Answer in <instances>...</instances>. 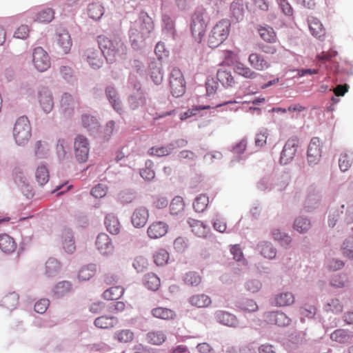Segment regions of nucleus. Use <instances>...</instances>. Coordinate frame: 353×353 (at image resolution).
I'll use <instances>...</instances> for the list:
<instances>
[{"label":"nucleus","instance_id":"nucleus-1","mask_svg":"<svg viewBox=\"0 0 353 353\" xmlns=\"http://www.w3.org/2000/svg\"><path fill=\"white\" fill-rule=\"evenodd\" d=\"M99 46L104 57L109 61H113L117 57L126 54L127 47L122 39L117 36L108 38L104 35H100L97 38Z\"/></svg>","mask_w":353,"mask_h":353},{"label":"nucleus","instance_id":"nucleus-2","mask_svg":"<svg viewBox=\"0 0 353 353\" xmlns=\"http://www.w3.org/2000/svg\"><path fill=\"white\" fill-rule=\"evenodd\" d=\"M153 28V23L148 21H141L130 29V41L133 48H139L140 44L150 35Z\"/></svg>","mask_w":353,"mask_h":353},{"label":"nucleus","instance_id":"nucleus-3","mask_svg":"<svg viewBox=\"0 0 353 353\" xmlns=\"http://www.w3.org/2000/svg\"><path fill=\"white\" fill-rule=\"evenodd\" d=\"M230 22L228 19L219 21L209 35L208 43L210 48H215L221 45L228 37L230 32Z\"/></svg>","mask_w":353,"mask_h":353},{"label":"nucleus","instance_id":"nucleus-4","mask_svg":"<svg viewBox=\"0 0 353 353\" xmlns=\"http://www.w3.org/2000/svg\"><path fill=\"white\" fill-rule=\"evenodd\" d=\"M13 135L18 145H24L28 142L31 137V126L26 117H21L17 120Z\"/></svg>","mask_w":353,"mask_h":353},{"label":"nucleus","instance_id":"nucleus-5","mask_svg":"<svg viewBox=\"0 0 353 353\" xmlns=\"http://www.w3.org/2000/svg\"><path fill=\"white\" fill-rule=\"evenodd\" d=\"M32 61L34 68L40 72L46 71L51 65L48 52L41 47L33 50Z\"/></svg>","mask_w":353,"mask_h":353},{"label":"nucleus","instance_id":"nucleus-6","mask_svg":"<svg viewBox=\"0 0 353 353\" xmlns=\"http://www.w3.org/2000/svg\"><path fill=\"white\" fill-rule=\"evenodd\" d=\"M170 85L171 93L174 97H181L185 93L184 78L179 69L174 68L172 70L170 77Z\"/></svg>","mask_w":353,"mask_h":353},{"label":"nucleus","instance_id":"nucleus-7","mask_svg":"<svg viewBox=\"0 0 353 353\" xmlns=\"http://www.w3.org/2000/svg\"><path fill=\"white\" fill-rule=\"evenodd\" d=\"M74 154L79 163L85 162L89 156V143L86 137L78 135L74 139Z\"/></svg>","mask_w":353,"mask_h":353},{"label":"nucleus","instance_id":"nucleus-8","mask_svg":"<svg viewBox=\"0 0 353 353\" xmlns=\"http://www.w3.org/2000/svg\"><path fill=\"white\" fill-rule=\"evenodd\" d=\"M298 146L299 139L297 137H292L287 141L281 154L280 162L281 164L286 165L292 161Z\"/></svg>","mask_w":353,"mask_h":353},{"label":"nucleus","instance_id":"nucleus-9","mask_svg":"<svg viewBox=\"0 0 353 353\" xmlns=\"http://www.w3.org/2000/svg\"><path fill=\"white\" fill-rule=\"evenodd\" d=\"M169 225L161 221H155L150 223L147 229V235L150 239H158L164 236L168 231Z\"/></svg>","mask_w":353,"mask_h":353},{"label":"nucleus","instance_id":"nucleus-10","mask_svg":"<svg viewBox=\"0 0 353 353\" xmlns=\"http://www.w3.org/2000/svg\"><path fill=\"white\" fill-rule=\"evenodd\" d=\"M321 157V142L317 137L311 139L307 148V161L310 165L316 164Z\"/></svg>","mask_w":353,"mask_h":353},{"label":"nucleus","instance_id":"nucleus-11","mask_svg":"<svg viewBox=\"0 0 353 353\" xmlns=\"http://www.w3.org/2000/svg\"><path fill=\"white\" fill-rule=\"evenodd\" d=\"M95 245L97 249L103 255H110L114 250L111 239L105 233H100L97 236Z\"/></svg>","mask_w":353,"mask_h":353},{"label":"nucleus","instance_id":"nucleus-12","mask_svg":"<svg viewBox=\"0 0 353 353\" xmlns=\"http://www.w3.org/2000/svg\"><path fill=\"white\" fill-rule=\"evenodd\" d=\"M264 317L268 323L279 326H286L291 322V319L285 313L280 311L265 312Z\"/></svg>","mask_w":353,"mask_h":353},{"label":"nucleus","instance_id":"nucleus-13","mask_svg":"<svg viewBox=\"0 0 353 353\" xmlns=\"http://www.w3.org/2000/svg\"><path fill=\"white\" fill-rule=\"evenodd\" d=\"M148 218V210L143 206H140L137 208L133 212L131 216V221L135 228H142L147 223Z\"/></svg>","mask_w":353,"mask_h":353},{"label":"nucleus","instance_id":"nucleus-14","mask_svg":"<svg viewBox=\"0 0 353 353\" xmlns=\"http://www.w3.org/2000/svg\"><path fill=\"white\" fill-rule=\"evenodd\" d=\"M39 102L46 113L50 112L54 106V101L51 92L47 88H42L39 91Z\"/></svg>","mask_w":353,"mask_h":353},{"label":"nucleus","instance_id":"nucleus-15","mask_svg":"<svg viewBox=\"0 0 353 353\" xmlns=\"http://www.w3.org/2000/svg\"><path fill=\"white\" fill-rule=\"evenodd\" d=\"M250 65L256 70L262 71L270 68V63L261 54L253 52L248 57Z\"/></svg>","mask_w":353,"mask_h":353},{"label":"nucleus","instance_id":"nucleus-16","mask_svg":"<svg viewBox=\"0 0 353 353\" xmlns=\"http://www.w3.org/2000/svg\"><path fill=\"white\" fill-rule=\"evenodd\" d=\"M57 44L62 53L67 54L72 47V39L70 34L65 30H60L57 33Z\"/></svg>","mask_w":353,"mask_h":353},{"label":"nucleus","instance_id":"nucleus-17","mask_svg":"<svg viewBox=\"0 0 353 353\" xmlns=\"http://www.w3.org/2000/svg\"><path fill=\"white\" fill-rule=\"evenodd\" d=\"M295 299L292 293L286 292L276 294L271 299V304L276 307L288 306L294 303Z\"/></svg>","mask_w":353,"mask_h":353},{"label":"nucleus","instance_id":"nucleus-18","mask_svg":"<svg viewBox=\"0 0 353 353\" xmlns=\"http://www.w3.org/2000/svg\"><path fill=\"white\" fill-rule=\"evenodd\" d=\"M307 21L311 34L316 38L323 39L325 34V30L321 22L314 17H309Z\"/></svg>","mask_w":353,"mask_h":353},{"label":"nucleus","instance_id":"nucleus-19","mask_svg":"<svg viewBox=\"0 0 353 353\" xmlns=\"http://www.w3.org/2000/svg\"><path fill=\"white\" fill-rule=\"evenodd\" d=\"M74 101L69 93H64L60 101V108L65 116H70L74 110Z\"/></svg>","mask_w":353,"mask_h":353},{"label":"nucleus","instance_id":"nucleus-20","mask_svg":"<svg viewBox=\"0 0 353 353\" xmlns=\"http://www.w3.org/2000/svg\"><path fill=\"white\" fill-rule=\"evenodd\" d=\"M17 248V244L10 236L7 234H0V249L5 253L13 252Z\"/></svg>","mask_w":353,"mask_h":353},{"label":"nucleus","instance_id":"nucleus-21","mask_svg":"<svg viewBox=\"0 0 353 353\" xmlns=\"http://www.w3.org/2000/svg\"><path fill=\"white\" fill-rule=\"evenodd\" d=\"M234 71L238 75L242 76L246 79H254L259 75L257 72L239 61L236 62L234 65Z\"/></svg>","mask_w":353,"mask_h":353},{"label":"nucleus","instance_id":"nucleus-22","mask_svg":"<svg viewBox=\"0 0 353 353\" xmlns=\"http://www.w3.org/2000/svg\"><path fill=\"white\" fill-rule=\"evenodd\" d=\"M216 318L219 323L228 326L236 327L238 325L236 316L225 311L216 312Z\"/></svg>","mask_w":353,"mask_h":353},{"label":"nucleus","instance_id":"nucleus-23","mask_svg":"<svg viewBox=\"0 0 353 353\" xmlns=\"http://www.w3.org/2000/svg\"><path fill=\"white\" fill-rule=\"evenodd\" d=\"M105 225L107 230L112 234H118L120 232L121 224L117 217L110 214L105 216Z\"/></svg>","mask_w":353,"mask_h":353},{"label":"nucleus","instance_id":"nucleus-24","mask_svg":"<svg viewBox=\"0 0 353 353\" xmlns=\"http://www.w3.org/2000/svg\"><path fill=\"white\" fill-rule=\"evenodd\" d=\"M118 323L117 318L114 316H101L97 318L94 321L96 327L101 329H108L113 327Z\"/></svg>","mask_w":353,"mask_h":353},{"label":"nucleus","instance_id":"nucleus-25","mask_svg":"<svg viewBox=\"0 0 353 353\" xmlns=\"http://www.w3.org/2000/svg\"><path fill=\"white\" fill-rule=\"evenodd\" d=\"M260 37L265 42L274 43L276 41V35L274 29L268 26L258 28Z\"/></svg>","mask_w":353,"mask_h":353},{"label":"nucleus","instance_id":"nucleus-26","mask_svg":"<svg viewBox=\"0 0 353 353\" xmlns=\"http://www.w3.org/2000/svg\"><path fill=\"white\" fill-rule=\"evenodd\" d=\"M166 339V335L162 330H155L150 332L146 335V340L148 343L154 345H160Z\"/></svg>","mask_w":353,"mask_h":353},{"label":"nucleus","instance_id":"nucleus-27","mask_svg":"<svg viewBox=\"0 0 353 353\" xmlns=\"http://www.w3.org/2000/svg\"><path fill=\"white\" fill-rule=\"evenodd\" d=\"M170 254L165 248H159L153 254V261L157 266H163L168 263Z\"/></svg>","mask_w":353,"mask_h":353},{"label":"nucleus","instance_id":"nucleus-28","mask_svg":"<svg viewBox=\"0 0 353 353\" xmlns=\"http://www.w3.org/2000/svg\"><path fill=\"white\" fill-rule=\"evenodd\" d=\"M145 97L141 91H137L136 94L130 95L128 99V103L132 110L145 105Z\"/></svg>","mask_w":353,"mask_h":353},{"label":"nucleus","instance_id":"nucleus-29","mask_svg":"<svg viewBox=\"0 0 353 353\" xmlns=\"http://www.w3.org/2000/svg\"><path fill=\"white\" fill-rule=\"evenodd\" d=\"M88 14L91 19L98 20L103 15L104 8L99 2L92 3L88 7Z\"/></svg>","mask_w":353,"mask_h":353},{"label":"nucleus","instance_id":"nucleus-30","mask_svg":"<svg viewBox=\"0 0 353 353\" xmlns=\"http://www.w3.org/2000/svg\"><path fill=\"white\" fill-rule=\"evenodd\" d=\"M216 77L224 87H232L235 83L234 79L230 71L219 70Z\"/></svg>","mask_w":353,"mask_h":353},{"label":"nucleus","instance_id":"nucleus-31","mask_svg":"<svg viewBox=\"0 0 353 353\" xmlns=\"http://www.w3.org/2000/svg\"><path fill=\"white\" fill-rule=\"evenodd\" d=\"M45 269L46 275L48 277H53L59 272L60 263L57 259L50 258L46 263Z\"/></svg>","mask_w":353,"mask_h":353},{"label":"nucleus","instance_id":"nucleus-32","mask_svg":"<svg viewBox=\"0 0 353 353\" xmlns=\"http://www.w3.org/2000/svg\"><path fill=\"white\" fill-rule=\"evenodd\" d=\"M152 314L154 317L164 320L173 319L176 316L174 311L165 307L154 308L152 310Z\"/></svg>","mask_w":353,"mask_h":353},{"label":"nucleus","instance_id":"nucleus-33","mask_svg":"<svg viewBox=\"0 0 353 353\" xmlns=\"http://www.w3.org/2000/svg\"><path fill=\"white\" fill-rule=\"evenodd\" d=\"M87 58L88 63L94 69L99 68L103 64L101 55L97 50H88Z\"/></svg>","mask_w":353,"mask_h":353},{"label":"nucleus","instance_id":"nucleus-34","mask_svg":"<svg viewBox=\"0 0 353 353\" xmlns=\"http://www.w3.org/2000/svg\"><path fill=\"white\" fill-rule=\"evenodd\" d=\"M49 172L45 165H39L35 172V178L40 185H43L49 180Z\"/></svg>","mask_w":353,"mask_h":353},{"label":"nucleus","instance_id":"nucleus-35","mask_svg":"<svg viewBox=\"0 0 353 353\" xmlns=\"http://www.w3.org/2000/svg\"><path fill=\"white\" fill-rule=\"evenodd\" d=\"M19 296L15 292L10 293L5 296L1 300V305L9 309L12 310L16 307L18 303Z\"/></svg>","mask_w":353,"mask_h":353},{"label":"nucleus","instance_id":"nucleus-36","mask_svg":"<svg viewBox=\"0 0 353 353\" xmlns=\"http://www.w3.org/2000/svg\"><path fill=\"white\" fill-rule=\"evenodd\" d=\"M96 272V268L94 265H89L83 267L79 272L78 279L80 281H88L92 278Z\"/></svg>","mask_w":353,"mask_h":353},{"label":"nucleus","instance_id":"nucleus-37","mask_svg":"<svg viewBox=\"0 0 353 353\" xmlns=\"http://www.w3.org/2000/svg\"><path fill=\"white\" fill-rule=\"evenodd\" d=\"M63 248L68 253L72 254L76 249L73 236L71 232L68 231L63 236Z\"/></svg>","mask_w":353,"mask_h":353},{"label":"nucleus","instance_id":"nucleus-38","mask_svg":"<svg viewBox=\"0 0 353 353\" xmlns=\"http://www.w3.org/2000/svg\"><path fill=\"white\" fill-rule=\"evenodd\" d=\"M48 152V145L46 142L38 141L34 143V155L39 159L46 157Z\"/></svg>","mask_w":353,"mask_h":353},{"label":"nucleus","instance_id":"nucleus-39","mask_svg":"<svg viewBox=\"0 0 353 353\" xmlns=\"http://www.w3.org/2000/svg\"><path fill=\"white\" fill-rule=\"evenodd\" d=\"M353 162L352 154L343 153L339 159V165L342 172L347 171Z\"/></svg>","mask_w":353,"mask_h":353},{"label":"nucleus","instance_id":"nucleus-40","mask_svg":"<svg viewBox=\"0 0 353 353\" xmlns=\"http://www.w3.org/2000/svg\"><path fill=\"white\" fill-rule=\"evenodd\" d=\"M124 288H107L103 293V298L107 300H117L123 294Z\"/></svg>","mask_w":353,"mask_h":353},{"label":"nucleus","instance_id":"nucleus-41","mask_svg":"<svg viewBox=\"0 0 353 353\" xmlns=\"http://www.w3.org/2000/svg\"><path fill=\"white\" fill-rule=\"evenodd\" d=\"M184 206L185 204L183 199L181 196H176L170 203V213L176 215L183 210Z\"/></svg>","mask_w":353,"mask_h":353},{"label":"nucleus","instance_id":"nucleus-42","mask_svg":"<svg viewBox=\"0 0 353 353\" xmlns=\"http://www.w3.org/2000/svg\"><path fill=\"white\" fill-rule=\"evenodd\" d=\"M54 17V12L52 8H45L37 14V19L41 23H49Z\"/></svg>","mask_w":353,"mask_h":353},{"label":"nucleus","instance_id":"nucleus-43","mask_svg":"<svg viewBox=\"0 0 353 353\" xmlns=\"http://www.w3.org/2000/svg\"><path fill=\"white\" fill-rule=\"evenodd\" d=\"M81 121L83 126L88 130H94L99 126L97 119L93 116L83 114L82 115Z\"/></svg>","mask_w":353,"mask_h":353},{"label":"nucleus","instance_id":"nucleus-44","mask_svg":"<svg viewBox=\"0 0 353 353\" xmlns=\"http://www.w3.org/2000/svg\"><path fill=\"white\" fill-rule=\"evenodd\" d=\"M330 338L332 341L343 343L348 340L349 336L346 330L339 329L333 332L330 335Z\"/></svg>","mask_w":353,"mask_h":353},{"label":"nucleus","instance_id":"nucleus-45","mask_svg":"<svg viewBox=\"0 0 353 353\" xmlns=\"http://www.w3.org/2000/svg\"><path fill=\"white\" fill-rule=\"evenodd\" d=\"M310 227L309 220L304 218H298L294 223V228L300 233L305 232Z\"/></svg>","mask_w":353,"mask_h":353},{"label":"nucleus","instance_id":"nucleus-46","mask_svg":"<svg viewBox=\"0 0 353 353\" xmlns=\"http://www.w3.org/2000/svg\"><path fill=\"white\" fill-rule=\"evenodd\" d=\"M134 334L130 330H122L115 334V338L121 343H128L133 339Z\"/></svg>","mask_w":353,"mask_h":353},{"label":"nucleus","instance_id":"nucleus-47","mask_svg":"<svg viewBox=\"0 0 353 353\" xmlns=\"http://www.w3.org/2000/svg\"><path fill=\"white\" fill-rule=\"evenodd\" d=\"M144 285L148 287H159L161 285L160 279L152 272L145 275Z\"/></svg>","mask_w":353,"mask_h":353},{"label":"nucleus","instance_id":"nucleus-48","mask_svg":"<svg viewBox=\"0 0 353 353\" xmlns=\"http://www.w3.org/2000/svg\"><path fill=\"white\" fill-rule=\"evenodd\" d=\"M268 130L263 128L259 131L255 137V145L257 147H263L267 143Z\"/></svg>","mask_w":353,"mask_h":353},{"label":"nucleus","instance_id":"nucleus-49","mask_svg":"<svg viewBox=\"0 0 353 353\" xmlns=\"http://www.w3.org/2000/svg\"><path fill=\"white\" fill-rule=\"evenodd\" d=\"M148 265V260L142 256L136 257L133 262V267L137 272H143L147 268Z\"/></svg>","mask_w":353,"mask_h":353},{"label":"nucleus","instance_id":"nucleus-50","mask_svg":"<svg viewBox=\"0 0 353 353\" xmlns=\"http://www.w3.org/2000/svg\"><path fill=\"white\" fill-rule=\"evenodd\" d=\"M107 190L105 185L98 184L92 189L91 194L97 199H101L106 195Z\"/></svg>","mask_w":353,"mask_h":353},{"label":"nucleus","instance_id":"nucleus-51","mask_svg":"<svg viewBox=\"0 0 353 353\" xmlns=\"http://www.w3.org/2000/svg\"><path fill=\"white\" fill-rule=\"evenodd\" d=\"M342 250L345 256L353 259V237L343 243Z\"/></svg>","mask_w":353,"mask_h":353},{"label":"nucleus","instance_id":"nucleus-52","mask_svg":"<svg viewBox=\"0 0 353 353\" xmlns=\"http://www.w3.org/2000/svg\"><path fill=\"white\" fill-rule=\"evenodd\" d=\"M30 28L26 25H21L14 32V36L17 39H26L29 36Z\"/></svg>","mask_w":353,"mask_h":353},{"label":"nucleus","instance_id":"nucleus-53","mask_svg":"<svg viewBox=\"0 0 353 353\" xmlns=\"http://www.w3.org/2000/svg\"><path fill=\"white\" fill-rule=\"evenodd\" d=\"M170 150L166 147H152L149 150V153L151 155L157 157H163L170 154Z\"/></svg>","mask_w":353,"mask_h":353},{"label":"nucleus","instance_id":"nucleus-54","mask_svg":"<svg viewBox=\"0 0 353 353\" xmlns=\"http://www.w3.org/2000/svg\"><path fill=\"white\" fill-rule=\"evenodd\" d=\"M49 306V300L42 299L37 301L34 305V310L37 313L43 314Z\"/></svg>","mask_w":353,"mask_h":353},{"label":"nucleus","instance_id":"nucleus-55","mask_svg":"<svg viewBox=\"0 0 353 353\" xmlns=\"http://www.w3.org/2000/svg\"><path fill=\"white\" fill-rule=\"evenodd\" d=\"M241 307L244 311L254 312L258 309V305L252 299H246L242 302Z\"/></svg>","mask_w":353,"mask_h":353},{"label":"nucleus","instance_id":"nucleus-56","mask_svg":"<svg viewBox=\"0 0 353 353\" xmlns=\"http://www.w3.org/2000/svg\"><path fill=\"white\" fill-rule=\"evenodd\" d=\"M106 95L108 97L110 102L112 103L114 109L117 111L120 110L116 107V99H117V94L115 89L113 87H108L105 90Z\"/></svg>","mask_w":353,"mask_h":353},{"label":"nucleus","instance_id":"nucleus-57","mask_svg":"<svg viewBox=\"0 0 353 353\" xmlns=\"http://www.w3.org/2000/svg\"><path fill=\"white\" fill-rule=\"evenodd\" d=\"M136 198L135 194L131 191H123L119 194V199L123 203H130Z\"/></svg>","mask_w":353,"mask_h":353},{"label":"nucleus","instance_id":"nucleus-58","mask_svg":"<svg viewBox=\"0 0 353 353\" xmlns=\"http://www.w3.org/2000/svg\"><path fill=\"white\" fill-rule=\"evenodd\" d=\"M261 254L268 259H273L276 256V251L270 244H265L261 248Z\"/></svg>","mask_w":353,"mask_h":353},{"label":"nucleus","instance_id":"nucleus-59","mask_svg":"<svg viewBox=\"0 0 353 353\" xmlns=\"http://www.w3.org/2000/svg\"><path fill=\"white\" fill-rule=\"evenodd\" d=\"M316 307L312 305H305L301 309V314L307 318H312L316 314Z\"/></svg>","mask_w":353,"mask_h":353},{"label":"nucleus","instance_id":"nucleus-60","mask_svg":"<svg viewBox=\"0 0 353 353\" xmlns=\"http://www.w3.org/2000/svg\"><path fill=\"white\" fill-rule=\"evenodd\" d=\"M278 3L285 14L288 16L293 14V9L287 0H278Z\"/></svg>","mask_w":353,"mask_h":353},{"label":"nucleus","instance_id":"nucleus-61","mask_svg":"<svg viewBox=\"0 0 353 353\" xmlns=\"http://www.w3.org/2000/svg\"><path fill=\"white\" fill-rule=\"evenodd\" d=\"M217 83L214 79H208L205 83L206 92L208 96L214 94L217 90Z\"/></svg>","mask_w":353,"mask_h":353},{"label":"nucleus","instance_id":"nucleus-62","mask_svg":"<svg viewBox=\"0 0 353 353\" xmlns=\"http://www.w3.org/2000/svg\"><path fill=\"white\" fill-rule=\"evenodd\" d=\"M140 174L143 179L148 181L153 179L155 176L154 171L148 166H145V168L141 169Z\"/></svg>","mask_w":353,"mask_h":353},{"label":"nucleus","instance_id":"nucleus-63","mask_svg":"<svg viewBox=\"0 0 353 353\" xmlns=\"http://www.w3.org/2000/svg\"><path fill=\"white\" fill-rule=\"evenodd\" d=\"M187 247L185 240L183 237H178L174 241V248L177 252H182L185 250Z\"/></svg>","mask_w":353,"mask_h":353},{"label":"nucleus","instance_id":"nucleus-64","mask_svg":"<svg viewBox=\"0 0 353 353\" xmlns=\"http://www.w3.org/2000/svg\"><path fill=\"white\" fill-rule=\"evenodd\" d=\"M230 252L233 255L234 259H235L236 261H240L243 258V252L239 245H232L230 249Z\"/></svg>","mask_w":353,"mask_h":353}]
</instances>
